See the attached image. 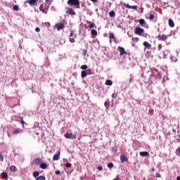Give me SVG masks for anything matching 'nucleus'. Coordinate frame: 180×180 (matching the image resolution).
Masks as SVG:
<instances>
[{"label": "nucleus", "mask_w": 180, "mask_h": 180, "mask_svg": "<svg viewBox=\"0 0 180 180\" xmlns=\"http://www.w3.org/2000/svg\"><path fill=\"white\" fill-rule=\"evenodd\" d=\"M81 70H86L88 68V65H83L80 67Z\"/></svg>", "instance_id": "obj_32"}, {"label": "nucleus", "mask_w": 180, "mask_h": 180, "mask_svg": "<svg viewBox=\"0 0 180 180\" xmlns=\"http://www.w3.org/2000/svg\"><path fill=\"white\" fill-rule=\"evenodd\" d=\"M35 31L39 33V32H40V28L39 27H36L35 28Z\"/></svg>", "instance_id": "obj_49"}, {"label": "nucleus", "mask_w": 180, "mask_h": 180, "mask_svg": "<svg viewBox=\"0 0 180 180\" xmlns=\"http://www.w3.org/2000/svg\"><path fill=\"white\" fill-rule=\"evenodd\" d=\"M21 124H22V127H23V129H25V124H26V122H25V121L22 120Z\"/></svg>", "instance_id": "obj_47"}, {"label": "nucleus", "mask_w": 180, "mask_h": 180, "mask_svg": "<svg viewBox=\"0 0 180 180\" xmlns=\"http://www.w3.org/2000/svg\"><path fill=\"white\" fill-rule=\"evenodd\" d=\"M120 160L122 162H127L129 161V160L127 159V158H126L124 155H121Z\"/></svg>", "instance_id": "obj_12"}, {"label": "nucleus", "mask_w": 180, "mask_h": 180, "mask_svg": "<svg viewBox=\"0 0 180 180\" xmlns=\"http://www.w3.org/2000/svg\"><path fill=\"white\" fill-rule=\"evenodd\" d=\"M91 2H96L98 0H91Z\"/></svg>", "instance_id": "obj_53"}, {"label": "nucleus", "mask_w": 180, "mask_h": 180, "mask_svg": "<svg viewBox=\"0 0 180 180\" xmlns=\"http://www.w3.org/2000/svg\"><path fill=\"white\" fill-rule=\"evenodd\" d=\"M110 43H112V40H110Z\"/></svg>", "instance_id": "obj_58"}, {"label": "nucleus", "mask_w": 180, "mask_h": 180, "mask_svg": "<svg viewBox=\"0 0 180 180\" xmlns=\"http://www.w3.org/2000/svg\"><path fill=\"white\" fill-rule=\"evenodd\" d=\"M169 26L170 27H174V26H175V23H174L172 19H169Z\"/></svg>", "instance_id": "obj_19"}, {"label": "nucleus", "mask_w": 180, "mask_h": 180, "mask_svg": "<svg viewBox=\"0 0 180 180\" xmlns=\"http://www.w3.org/2000/svg\"><path fill=\"white\" fill-rule=\"evenodd\" d=\"M19 133H21L20 129H16L13 131V134H14V136H18Z\"/></svg>", "instance_id": "obj_24"}, {"label": "nucleus", "mask_w": 180, "mask_h": 180, "mask_svg": "<svg viewBox=\"0 0 180 180\" xmlns=\"http://www.w3.org/2000/svg\"><path fill=\"white\" fill-rule=\"evenodd\" d=\"M70 37H74V39L77 38V34L74 32V30H70Z\"/></svg>", "instance_id": "obj_17"}, {"label": "nucleus", "mask_w": 180, "mask_h": 180, "mask_svg": "<svg viewBox=\"0 0 180 180\" xmlns=\"http://www.w3.org/2000/svg\"><path fill=\"white\" fill-rule=\"evenodd\" d=\"M39 172H33V176H34V178H37V176H39Z\"/></svg>", "instance_id": "obj_30"}, {"label": "nucleus", "mask_w": 180, "mask_h": 180, "mask_svg": "<svg viewBox=\"0 0 180 180\" xmlns=\"http://www.w3.org/2000/svg\"><path fill=\"white\" fill-rule=\"evenodd\" d=\"M174 6V9H178V8H179L180 6V3L179 0H173L172 1Z\"/></svg>", "instance_id": "obj_5"}, {"label": "nucleus", "mask_w": 180, "mask_h": 180, "mask_svg": "<svg viewBox=\"0 0 180 180\" xmlns=\"http://www.w3.org/2000/svg\"><path fill=\"white\" fill-rule=\"evenodd\" d=\"M135 34H138L139 36H141L142 33H144V29L141 27H136L134 30Z\"/></svg>", "instance_id": "obj_4"}, {"label": "nucleus", "mask_w": 180, "mask_h": 180, "mask_svg": "<svg viewBox=\"0 0 180 180\" xmlns=\"http://www.w3.org/2000/svg\"><path fill=\"white\" fill-rule=\"evenodd\" d=\"M66 13H68V15H72L73 16L77 15L75 11H74V9L70 8H68V11H66Z\"/></svg>", "instance_id": "obj_8"}, {"label": "nucleus", "mask_w": 180, "mask_h": 180, "mask_svg": "<svg viewBox=\"0 0 180 180\" xmlns=\"http://www.w3.org/2000/svg\"><path fill=\"white\" fill-rule=\"evenodd\" d=\"M133 78H134L133 76L131 75L130 78H129V84H131V82L133 81Z\"/></svg>", "instance_id": "obj_44"}, {"label": "nucleus", "mask_w": 180, "mask_h": 180, "mask_svg": "<svg viewBox=\"0 0 180 180\" xmlns=\"http://www.w3.org/2000/svg\"><path fill=\"white\" fill-rule=\"evenodd\" d=\"M143 46L145 47H146V49H148V50H150V49H151V44H149L148 41H144L143 42Z\"/></svg>", "instance_id": "obj_15"}, {"label": "nucleus", "mask_w": 180, "mask_h": 180, "mask_svg": "<svg viewBox=\"0 0 180 180\" xmlns=\"http://www.w3.org/2000/svg\"><path fill=\"white\" fill-rule=\"evenodd\" d=\"M87 23H89V29H94V27H96V25H95V23H92L91 22V21H88Z\"/></svg>", "instance_id": "obj_14"}, {"label": "nucleus", "mask_w": 180, "mask_h": 180, "mask_svg": "<svg viewBox=\"0 0 180 180\" xmlns=\"http://www.w3.org/2000/svg\"><path fill=\"white\" fill-rule=\"evenodd\" d=\"M178 150H179V154H180V148H178Z\"/></svg>", "instance_id": "obj_57"}, {"label": "nucleus", "mask_w": 180, "mask_h": 180, "mask_svg": "<svg viewBox=\"0 0 180 180\" xmlns=\"http://www.w3.org/2000/svg\"><path fill=\"white\" fill-rule=\"evenodd\" d=\"M82 53H83V55H84V56H86V53H88V51H87V50H85V49H83V50H82Z\"/></svg>", "instance_id": "obj_43"}, {"label": "nucleus", "mask_w": 180, "mask_h": 180, "mask_svg": "<svg viewBox=\"0 0 180 180\" xmlns=\"http://www.w3.org/2000/svg\"><path fill=\"white\" fill-rule=\"evenodd\" d=\"M37 2V0H29L28 3L30 5H34Z\"/></svg>", "instance_id": "obj_27"}, {"label": "nucleus", "mask_w": 180, "mask_h": 180, "mask_svg": "<svg viewBox=\"0 0 180 180\" xmlns=\"http://www.w3.org/2000/svg\"><path fill=\"white\" fill-rule=\"evenodd\" d=\"M139 24L141 25V26H144L146 25V20L143 18H141L139 20Z\"/></svg>", "instance_id": "obj_20"}, {"label": "nucleus", "mask_w": 180, "mask_h": 180, "mask_svg": "<svg viewBox=\"0 0 180 180\" xmlns=\"http://www.w3.org/2000/svg\"><path fill=\"white\" fill-rule=\"evenodd\" d=\"M140 11H141L140 13H143V12H144V8L141 7Z\"/></svg>", "instance_id": "obj_50"}, {"label": "nucleus", "mask_w": 180, "mask_h": 180, "mask_svg": "<svg viewBox=\"0 0 180 180\" xmlns=\"http://www.w3.org/2000/svg\"><path fill=\"white\" fill-rule=\"evenodd\" d=\"M10 171H12V172H16V171H18V168H16V167L14 165L11 166Z\"/></svg>", "instance_id": "obj_23"}, {"label": "nucleus", "mask_w": 180, "mask_h": 180, "mask_svg": "<svg viewBox=\"0 0 180 180\" xmlns=\"http://www.w3.org/2000/svg\"><path fill=\"white\" fill-rule=\"evenodd\" d=\"M105 84V85H108L109 86H111V85H113V82H112V80L110 79H107Z\"/></svg>", "instance_id": "obj_18"}, {"label": "nucleus", "mask_w": 180, "mask_h": 180, "mask_svg": "<svg viewBox=\"0 0 180 180\" xmlns=\"http://www.w3.org/2000/svg\"><path fill=\"white\" fill-rule=\"evenodd\" d=\"M158 50H161L162 49V45L158 44Z\"/></svg>", "instance_id": "obj_48"}, {"label": "nucleus", "mask_w": 180, "mask_h": 180, "mask_svg": "<svg viewBox=\"0 0 180 180\" xmlns=\"http://www.w3.org/2000/svg\"><path fill=\"white\" fill-rule=\"evenodd\" d=\"M113 163H112V162H109L108 164V168H113Z\"/></svg>", "instance_id": "obj_37"}, {"label": "nucleus", "mask_w": 180, "mask_h": 180, "mask_svg": "<svg viewBox=\"0 0 180 180\" xmlns=\"http://www.w3.org/2000/svg\"><path fill=\"white\" fill-rule=\"evenodd\" d=\"M91 33L92 36H97V34H98V32L96 30H92L91 31Z\"/></svg>", "instance_id": "obj_28"}, {"label": "nucleus", "mask_w": 180, "mask_h": 180, "mask_svg": "<svg viewBox=\"0 0 180 180\" xmlns=\"http://www.w3.org/2000/svg\"><path fill=\"white\" fill-rule=\"evenodd\" d=\"M98 171H102V169H103V167H102L101 166L98 167Z\"/></svg>", "instance_id": "obj_51"}, {"label": "nucleus", "mask_w": 180, "mask_h": 180, "mask_svg": "<svg viewBox=\"0 0 180 180\" xmlns=\"http://www.w3.org/2000/svg\"><path fill=\"white\" fill-rule=\"evenodd\" d=\"M86 75H88V73L85 70H82L81 72L82 78H85V77H86Z\"/></svg>", "instance_id": "obj_21"}, {"label": "nucleus", "mask_w": 180, "mask_h": 180, "mask_svg": "<svg viewBox=\"0 0 180 180\" xmlns=\"http://www.w3.org/2000/svg\"><path fill=\"white\" fill-rule=\"evenodd\" d=\"M40 168H41V169H46V168H47V165L44 162H42L40 164Z\"/></svg>", "instance_id": "obj_25"}, {"label": "nucleus", "mask_w": 180, "mask_h": 180, "mask_svg": "<svg viewBox=\"0 0 180 180\" xmlns=\"http://www.w3.org/2000/svg\"><path fill=\"white\" fill-rule=\"evenodd\" d=\"M69 41H70L71 43H75V39H74V38H70Z\"/></svg>", "instance_id": "obj_42"}, {"label": "nucleus", "mask_w": 180, "mask_h": 180, "mask_svg": "<svg viewBox=\"0 0 180 180\" xmlns=\"http://www.w3.org/2000/svg\"><path fill=\"white\" fill-rule=\"evenodd\" d=\"M55 174H56V175H60V174H61V172H60V170H56V171L55 172Z\"/></svg>", "instance_id": "obj_45"}, {"label": "nucleus", "mask_w": 180, "mask_h": 180, "mask_svg": "<svg viewBox=\"0 0 180 180\" xmlns=\"http://www.w3.org/2000/svg\"><path fill=\"white\" fill-rule=\"evenodd\" d=\"M132 47H136V44H132Z\"/></svg>", "instance_id": "obj_55"}, {"label": "nucleus", "mask_w": 180, "mask_h": 180, "mask_svg": "<svg viewBox=\"0 0 180 180\" xmlns=\"http://www.w3.org/2000/svg\"><path fill=\"white\" fill-rule=\"evenodd\" d=\"M126 8H127V9H134V11H137V6H130L127 4Z\"/></svg>", "instance_id": "obj_13"}, {"label": "nucleus", "mask_w": 180, "mask_h": 180, "mask_svg": "<svg viewBox=\"0 0 180 180\" xmlns=\"http://www.w3.org/2000/svg\"><path fill=\"white\" fill-rule=\"evenodd\" d=\"M149 19L150 20H153V19H154V14H150Z\"/></svg>", "instance_id": "obj_41"}, {"label": "nucleus", "mask_w": 180, "mask_h": 180, "mask_svg": "<svg viewBox=\"0 0 180 180\" xmlns=\"http://www.w3.org/2000/svg\"><path fill=\"white\" fill-rule=\"evenodd\" d=\"M111 96L113 99H116L117 98V93L112 94Z\"/></svg>", "instance_id": "obj_34"}, {"label": "nucleus", "mask_w": 180, "mask_h": 180, "mask_svg": "<svg viewBox=\"0 0 180 180\" xmlns=\"http://www.w3.org/2000/svg\"><path fill=\"white\" fill-rule=\"evenodd\" d=\"M154 171H155V168H152V172H154Z\"/></svg>", "instance_id": "obj_54"}, {"label": "nucleus", "mask_w": 180, "mask_h": 180, "mask_svg": "<svg viewBox=\"0 0 180 180\" xmlns=\"http://www.w3.org/2000/svg\"><path fill=\"white\" fill-rule=\"evenodd\" d=\"M49 3L42 4L39 6V11L42 12V13H45V15H47V11H49Z\"/></svg>", "instance_id": "obj_1"}, {"label": "nucleus", "mask_w": 180, "mask_h": 180, "mask_svg": "<svg viewBox=\"0 0 180 180\" xmlns=\"http://www.w3.org/2000/svg\"><path fill=\"white\" fill-rule=\"evenodd\" d=\"M139 38H137V37H132V41H135L136 43H137V41H139Z\"/></svg>", "instance_id": "obj_38"}, {"label": "nucleus", "mask_w": 180, "mask_h": 180, "mask_svg": "<svg viewBox=\"0 0 180 180\" xmlns=\"http://www.w3.org/2000/svg\"><path fill=\"white\" fill-rule=\"evenodd\" d=\"M104 105H105V108H109V106L110 105V102H109V101H105V103H104Z\"/></svg>", "instance_id": "obj_29"}, {"label": "nucleus", "mask_w": 180, "mask_h": 180, "mask_svg": "<svg viewBox=\"0 0 180 180\" xmlns=\"http://www.w3.org/2000/svg\"><path fill=\"white\" fill-rule=\"evenodd\" d=\"M56 27L57 28V30H63L65 27V25L63 23H58L56 25Z\"/></svg>", "instance_id": "obj_9"}, {"label": "nucleus", "mask_w": 180, "mask_h": 180, "mask_svg": "<svg viewBox=\"0 0 180 180\" xmlns=\"http://www.w3.org/2000/svg\"><path fill=\"white\" fill-rule=\"evenodd\" d=\"M109 38L110 39H114L115 38V34L112 32L110 33V35H109Z\"/></svg>", "instance_id": "obj_36"}, {"label": "nucleus", "mask_w": 180, "mask_h": 180, "mask_svg": "<svg viewBox=\"0 0 180 180\" xmlns=\"http://www.w3.org/2000/svg\"><path fill=\"white\" fill-rule=\"evenodd\" d=\"M168 39V36H167L166 34H160L158 36V39L160 41H166V40Z\"/></svg>", "instance_id": "obj_3"}, {"label": "nucleus", "mask_w": 180, "mask_h": 180, "mask_svg": "<svg viewBox=\"0 0 180 180\" xmlns=\"http://www.w3.org/2000/svg\"><path fill=\"white\" fill-rule=\"evenodd\" d=\"M1 176L4 179H6V178H8V174L6 172L1 173Z\"/></svg>", "instance_id": "obj_26"}, {"label": "nucleus", "mask_w": 180, "mask_h": 180, "mask_svg": "<svg viewBox=\"0 0 180 180\" xmlns=\"http://www.w3.org/2000/svg\"><path fill=\"white\" fill-rule=\"evenodd\" d=\"M65 167H66V168H71V163H70V162L66 163Z\"/></svg>", "instance_id": "obj_40"}, {"label": "nucleus", "mask_w": 180, "mask_h": 180, "mask_svg": "<svg viewBox=\"0 0 180 180\" xmlns=\"http://www.w3.org/2000/svg\"><path fill=\"white\" fill-rule=\"evenodd\" d=\"M118 50L120 51V56H124V54H127V52H126L124 48L122 46H118Z\"/></svg>", "instance_id": "obj_6"}, {"label": "nucleus", "mask_w": 180, "mask_h": 180, "mask_svg": "<svg viewBox=\"0 0 180 180\" xmlns=\"http://www.w3.org/2000/svg\"><path fill=\"white\" fill-rule=\"evenodd\" d=\"M155 178H161V174L160 173H157L155 174Z\"/></svg>", "instance_id": "obj_46"}, {"label": "nucleus", "mask_w": 180, "mask_h": 180, "mask_svg": "<svg viewBox=\"0 0 180 180\" xmlns=\"http://www.w3.org/2000/svg\"><path fill=\"white\" fill-rule=\"evenodd\" d=\"M65 139H72V133H66L65 134Z\"/></svg>", "instance_id": "obj_22"}, {"label": "nucleus", "mask_w": 180, "mask_h": 180, "mask_svg": "<svg viewBox=\"0 0 180 180\" xmlns=\"http://www.w3.org/2000/svg\"><path fill=\"white\" fill-rule=\"evenodd\" d=\"M36 180H46V177L43 176H40L38 178H37Z\"/></svg>", "instance_id": "obj_31"}, {"label": "nucleus", "mask_w": 180, "mask_h": 180, "mask_svg": "<svg viewBox=\"0 0 180 180\" xmlns=\"http://www.w3.org/2000/svg\"><path fill=\"white\" fill-rule=\"evenodd\" d=\"M13 11H19V6L18 5H15L13 7Z\"/></svg>", "instance_id": "obj_33"}, {"label": "nucleus", "mask_w": 180, "mask_h": 180, "mask_svg": "<svg viewBox=\"0 0 180 180\" xmlns=\"http://www.w3.org/2000/svg\"><path fill=\"white\" fill-rule=\"evenodd\" d=\"M0 161L1 162H4V156L2 155V153L0 152Z\"/></svg>", "instance_id": "obj_39"}, {"label": "nucleus", "mask_w": 180, "mask_h": 180, "mask_svg": "<svg viewBox=\"0 0 180 180\" xmlns=\"http://www.w3.org/2000/svg\"><path fill=\"white\" fill-rule=\"evenodd\" d=\"M152 72L154 77H157L158 78H160V77H161L160 72L157 69H154Z\"/></svg>", "instance_id": "obj_11"}, {"label": "nucleus", "mask_w": 180, "mask_h": 180, "mask_svg": "<svg viewBox=\"0 0 180 180\" xmlns=\"http://www.w3.org/2000/svg\"><path fill=\"white\" fill-rule=\"evenodd\" d=\"M72 137L75 140V139H77V134L72 135Z\"/></svg>", "instance_id": "obj_52"}, {"label": "nucleus", "mask_w": 180, "mask_h": 180, "mask_svg": "<svg viewBox=\"0 0 180 180\" xmlns=\"http://www.w3.org/2000/svg\"><path fill=\"white\" fill-rule=\"evenodd\" d=\"M60 154L61 153H60V151H58L57 154H55L53 157V161H58V160H60Z\"/></svg>", "instance_id": "obj_10"}, {"label": "nucleus", "mask_w": 180, "mask_h": 180, "mask_svg": "<svg viewBox=\"0 0 180 180\" xmlns=\"http://www.w3.org/2000/svg\"><path fill=\"white\" fill-rule=\"evenodd\" d=\"M139 155H140L141 157H147V155H149L150 154H149L148 152H147V151H143V152H140V153H139Z\"/></svg>", "instance_id": "obj_16"}, {"label": "nucleus", "mask_w": 180, "mask_h": 180, "mask_svg": "<svg viewBox=\"0 0 180 180\" xmlns=\"http://www.w3.org/2000/svg\"><path fill=\"white\" fill-rule=\"evenodd\" d=\"M115 11H110L109 13V15L111 17V18H113V16H115Z\"/></svg>", "instance_id": "obj_35"}, {"label": "nucleus", "mask_w": 180, "mask_h": 180, "mask_svg": "<svg viewBox=\"0 0 180 180\" xmlns=\"http://www.w3.org/2000/svg\"><path fill=\"white\" fill-rule=\"evenodd\" d=\"M68 5L71 6H76L77 8H79V0H68L67 1Z\"/></svg>", "instance_id": "obj_2"}, {"label": "nucleus", "mask_w": 180, "mask_h": 180, "mask_svg": "<svg viewBox=\"0 0 180 180\" xmlns=\"http://www.w3.org/2000/svg\"><path fill=\"white\" fill-rule=\"evenodd\" d=\"M176 180H180V176H177Z\"/></svg>", "instance_id": "obj_56"}, {"label": "nucleus", "mask_w": 180, "mask_h": 180, "mask_svg": "<svg viewBox=\"0 0 180 180\" xmlns=\"http://www.w3.org/2000/svg\"><path fill=\"white\" fill-rule=\"evenodd\" d=\"M33 164L35 165H40L41 164V159L40 158H37L33 160Z\"/></svg>", "instance_id": "obj_7"}]
</instances>
